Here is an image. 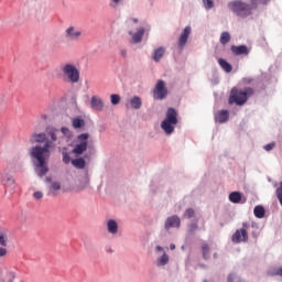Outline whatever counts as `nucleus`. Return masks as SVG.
<instances>
[{
    "instance_id": "c85d7f7f",
    "label": "nucleus",
    "mask_w": 282,
    "mask_h": 282,
    "mask_svg": "<svg viewBox=\"0 0 282 282\" xmlns=\"http://www.w3.org/2000/svg\"><path fill=\"white\" fill-rule=\"evenodd\" d=\"M73 166H75V169H84L85 167V159L79 158V159H74L72 161Z\"/></svg>"
},
{
    "instance_id": "423d86ee",
    "label": "nucleus",
    "mask_w": 282,
    "mask_h": 282,
    "mask_svg": "<svg viewBox=\"0 0 282 282\" xmlns=\"http://www.w3.org/2000/svg\"><path fill=\"white\" fill-rule=\"evenodd\" d=\"M248 228H250V224L243 223L242 228L237 229L231 237V241L234 243H246L248 241Z\"/></svg>"
},
{
    "instance_id": "c9c22d12",
    "label": "nucleus",
    "mask_w": 282,
    "mask_h": 282,
    "mask_svg": "<svg viewBox=\"0 0 282 282\" xmlns=\"http://www.w3.org/2000/svg\"><path fill=\"white\" fill-rule=\"evenodd\" d=\"M204 1V6L207 10H210V8H213L214 3L213 0H203Z\"/></svg>"
},
{
    "instance_id": "9d476101",
    "label": "nucleus",
    "mask_w": 282,
    "mask_h": 282,
    "mask_svg": "<svg viewBox=\"0 0 282 282\" xmlns=\"http://www.w3.org/2000/svg\"><path fill=\"white\" fill-rule=\"evenodd\" d=\"M83 36V31L77 26L70 25L65 30V39L67 41H78Z\"/></svg>"
},
{
    "instance_id": "9b49d317",
    "label": "nucleus",
    "mask_w": 282,
    "mask_h": 282,
    "mask_svg": "<svg viewBox=\"0 0 282 282\" xmlns=\"http://www.w3.org/2000/svg\"><path fill=\"white\" fill-rule=\"evenodd\" d=\"M180 226H182V220L177 215L167 217L164 223L165 230H171V228H180Z\"/></svg>"
},
{
    "instance_id": "4468645a",
    "label": "nucleus",
    "mask_w": 282,
    "mask_h": 282,
    "mask_svg": "<svg viewBox=\"0 0 282 282\" xmlns=\"http://www.w3.org/2000/svg\"><path fill=\"white\" fill-rule=\"evenodd\" d=\"M90 107L91 109H95V111H102V109H105V102L100 97L93 96L90 99Z\"/></svg>"
},
{
    "instance_id": "f257e3e1",
    "label": "nucleus",
    "mask_w": 282,
    "mask_h": 282,
    "mask_svg": "<svg viewBox=\"0 0 282 282\" xmlns=\"http://www.w3.org/2000/svg\"><path fill=\"white\" fill-rule=\"evenodd\" d=\"M56 144L52 141H46L44 145H35L30 150V156L35 166V173L39 177H45L50 169L47 167V162L52 156V149H55Z\"/></svg>"
},
{
    "instance_id": "3c124183",
    "label": "nucleus",
    "mask_w": 282,
    "mask_h": 282,
    "mask_svg": "<svg viewBox=\"0 0 282 282\" xmlns=\"http://www.w3.org/2000/svg\"><path fill=\"white\" fill-rule=\"evenodd\" d=\"M87 184H89V178H86V186H87Z\"/></svg>"
},
{
    "instance_id": "4be33fe9",
    "label": "nucleus",
    "mask_w": 282,
    "mask_h": 282,
    "mask_svg": "<svg viewBox=\"0 0 282 282\" xmlns=\"http://www.w3.org/2000/svg\"><path fill=\"white\" fill-rule=\"evenodd\" d=\"M108 232L110 235H117L118 234V223L113 219L108 220L107 223Z\"/></svg>"
},
{
    "instance_id": "09e8293b",
    "label": "nucleus",
    "mask_w": 282,
    "mask_h": 282,
    "mask_svg": "<svg viewBox=\"0 0 282 282\" xmlns=\"http://www.w3.org/2000/svg\"><path fill=\"white\" fill-rule=\"evenodd\" d=\"M133 23H138V18L132 19Z\"/></svg>"
},
{
    "instance_id": "cd10ccee",
    "label": "nucleus",
    "mask_w": 282,
    "mask_h": 282,
    "mask_svg": "<svg viewBox=\"0 0 282 282\" xmlns=\"http://www.w3.org/2000/svg\"><path fill=\"white\" fill-rule=\"evenodd\" d=\"M228 43H230V33L225 31L220 34V44L228 45Z\"/></svg>"
},
{
    "instance_id": "603ef678",
    "label": "nucleus",
    "mask_w": 282,
    "mask_h": 282,
    "mask_svg": "<svg viewBox=\"0 0 282 282\" xmlns=\"http://www.w3.org/2000/svg\"><path fill=\"white\" fill-rule=\"evenodd\" d=\"M214 257L217 258V253H215Z\"/></svg>"
},
{
    "instance_id": "864d4df0",
    "label": "nucleus",
    "mask_w": 282,
    "mask_h": 282,
    "mask_svg": "<svg viewBox=\"0 0 282 282\" xmlns=\"http://www.w3.org/2000/svg\"><path fill=\"white\" fill-rule=\"evenodd\" d=\"M203 282H208L207 280H204Z\"/></svg>"
},
{
    "instance_id": "e433bc0d",
    "label": "nucleus",
    "mask_w": 282,
    "mask_h": 282,
    "mask_svg": "<svg viewBox=\"0 0 282 282\" xmlns=\"http://www.w3.org/2000/svg\"><path fill=\"white\" fill-rule=\"evenodd\" d=\"M188 230L191 235H194V232L197 230V223L191 224Z\"/></svg>"
},
{
    "instance_id": "6e6552de",
    "label": "nucleus",
    "mask_w": 282,
    "mask_h": 282,
    "mask_svg": "<svg viewBox=\"0 0 282 282\" xmlns=\"http://www.w3.org/2000/svg\"><path fill=\"white\" fill-rule=\"evenodd\" d=\"M169 96V90L166 89V84L164 80H159L153 89L154 100H164Z\"/></svg>"
},
{
    "instance_id": "f03ea898",
    "label": "nucleus",
    "mask_w": 282,
    "mask_h": 282,
    "mask_svg": "<svg viewBox=\"0 0 282 282\" xmlns=\"http://www.w3.org/2000/svg\"><path fill=\"white\" fill-rule=\"evenodd\" d=\"M254 96V89L251 87H247L245 89H239L234 87L230 91L228 102L229 105H237L238 107H242L248 102V98Z\"/></svg>"
},
{
    "instance_id": "a211bd4d",
    "label": "nucleus",
    "mask_w": 282,
    "mask_h": 282,
    "mask_svg": "<svg viewBox=\"0 0 282 282\" xmlns=\"http://www.w3.org/2000/svg\"><path fill=\"white\" fill-rule=\"evenodd\" d=\"M45 182L51 184L48 195H54V196L58 195V189L61 188V183L59 182L52 183V177H46Z\"/></svg>"
},
{
    "instance_id": "b1692460",
    "label": "nucleus",
    "mask_w": 282,
    "mask_h": 282,
    "mask_svg": "<svg viewBox=\"0 0 282 282\" xmlns=\"http://www.w3.org/2000/svg\"><path fill=\"white\" fill-rule=\"evenodd\" d=\"M253 214L258 219H263L265 217V208H263L261 205H258L254 207Z\"/></svg>"
},
{
    "instance_id": "20e7f679",
    "label": "nucleus",
    "mask_w": 282,
    "mask_h": 282,
    "mask_svg": "<svg viewBox=\"0 0 282 282\" xmlns=\"http://www.w3.org/2000/svg\"><path fill=\"white\" fill-rule=\"evenodd\" d=\"M228 6L234 14H237V17H241L242 19H246V17H250V14H252V10H257L252 7V2L248 4L246 2H242L241 0L229 2Z\"/></svg>"
},
{
    "instance_id": "ddd939ff",
    "label": "nucleus",
    "mask_w": 282,
    "mask_h": 282,
    "mask_svg": "<svg viewBox=\"0 0 282 282\" xmlns=\"http://www.w3.org/2000/svg\"><path fill=\"white\" fill-rule=\"evenodd\" d=\"M231 52L234 56H248L250 54V48L247 45L231 46Z\"/></svg>"
},
{
    "instance_id": "8fccbe9b",
    "label": "nucleus",
    "mask_w": 282,
    "mask_h": 282,
    "mask_svg": "<svg viewBox=\"0 0 282 282\" xmlns=\"http://www.w3.org/2000/svg\"><path fill=\"white\" fill-rule=\"evenodd\" d=\"M112 1H113V3H116V4L120 3V0H112Z\"/></svg>"
},
{
    "instance_id": "c756f323",
    "label": "nucleus",
    "mask_w": 282,
    "mask_h": 282,
    "mask_svg": "<svg viewBox=\"0 0 282 282\" xmlns=\"http://www.w3.org/2000/svg\"><path fill=\"white\" fill-rule=\"evenodd\" d=\"M270 3V0H251V6L257 10L259 6H268Z\"/></svg>"
},
{
    "instance_id": "473e14b6",
    "label": "nucleus",
    "mask_w": 282,
    "mask_h": 282,
    "mask_svg": "<svg viewBox=\"0 0 282 282\" xmlns=\"http://www.w3.org/2000/svg\"><path fill=\"white\" fill-rule=\"evenodd\" d=\"M185 219H193L195 217V209L193 208H187L183 215Z\"/></svg>"
},
{
    "instance_id": "c03bdc74",
    "label": "nucleus",
    "mask_w": 282,
    "mask_h": 282,
    "mask_svg": "<svg viewBox=\"0 0 282 282\" xmlns=\"http://www.w3.org/2000/svg\"><path fill=\"white\" fill-rule=\"evenodd\" d=\"M121 56H123V58H127V50L126 48L121 50Z\"/></svg>"
},
{
    "instance_id": "79ce46f5",
    "label": "nucleus",
    "mask_w": 282,
    "mask_h": 282,
    "mask_svg": "<svg viewBox=\"0 0 282 282\" xmlns=\"http://www.w3.org/2000/svg\"><path fill=\"white\" fill-rule=\"evenodd\" d=\"M7 276H8V278H6V281H12V280L14 279V273L8 272V273H7Z\"/></svg>"
},
{
    "instance_id": "aec40b11",
    "label": "nucleus",
    "mask_w": 282,
    "mask_h": 282,
    "mask_svg": "<svg viewBox=\"0 0 282 282\" xmlns=\"http://www.w3.org/2000/svg\"><path fill=\"white\" fill-rule=\"evenodd\" d=\"M33 142H37L39 144H43V142H47V134L45 132L42 133H34L31 137Z\"/></svg>"
},
{
    "instance_id": "6ab92c4d",
    "label": "nucleus",
    "mask_w": 282,
    "mask_h": 282,
    "mask_svg": "<svg viewBox=\"0 0 282 282\" xmlns=\"http://www.w3.org/2000/svg\"><path fill=\"white\" fill-rule=\"evenodd\" d=\"M164 54H166V48L161 46V47L154 50L152 58H153V61H155V63H160V61H162V58H164Z\"/></svg>"
},
{
    "instance_id": "f8f14e48",
    "label": "nucleus",
    "mask_w": 282,
    "mask_h": 282,
    "mask_svg": "<svg viewBox=\"0 0 282 282\" xmlns=\"http://www.w3.org/2000/svg\"><path fill=\"white\" fill-rule=\"evenodd\" d=\"M191 32H192L191 25H187L181 33V35L178 37V48L180 50H184V47L186 46V43H188V36H191Z\"/></svg>"
},
{
    "instance_id": "f704fd0d",
    "label": "nucleus",
    "mask_w": 282,
    "mask_h": 282,
    "mask_svg": "<svg viewBox=\"0 0 282 282\" xmlns=\"http://www.w3.org/2000/svg\"><path fill=\"white\" fill-rule=\"evenodd\" d=\"M8 254V247L0 246V259L7 257Z\"/></svg>"
},
{
    "instance_id": "58836bf2",
    "label": "nucleus",
    "mask_w": 282,
    "mask_h": 282,
    "mask_svg": "<svg viewBox=\"0 0 282 282\" xmlns=\"http://www.w3.org/2000/svg\"><path fill=\"white\" fill-rule=\"evenodd\" d=\"M274 147H276V143L271 142V143L264 145V151H272V149H274Z\"/></svg>"
},
{
    "instance_id": "ea45409f",
    "label": "nucleus",
    "mask_w": 282,
    "mask_h": 282,
    "mask_svg": "<svg viewBox=\"0 0 282 282\" xmlns=\"http://www.w3.org/2000/svg\"><path fill=\"white\" fill-rule=\"evenodd\" d=\"M69 154L67 152H63V162L64 164H69Z\"/></svg>"
},
{
    "instance_id": "49530a36",
    "label": "nucleus",
    "mask_w": 282,
    "mask_h": 282,
    "mask_svg": "<svg viewBox=\"0 0 282 282\" xmlns=\"http://www.w3.org/2000/svg\"><path fill=\"white\" fill-rule=\"evenodd\" d=\"M162 250H164V248L160 247V246H156V251L158 252H162Z\"/></svg>"
},
{
    "instance_id": "2eb2a0df",
    "label": "nucleus",
    "mask_w": 282,
    "mask_h": 282,
    "mask_svg": "<svg viewBox=\"0 0 282 282\" xmlns=\"http://www.w3.org/2000/svg\"><path fill=\"white\" fill-rule=\"evenodd\" d=\"M8 243H10V230L0 228V246L8 248Z\"/></svg>"
},
{
    "instance_id": "0eeeda50",
    "label": "nucleus",
    "mask_w": 282,
    "mask_h": 282,
    "mask_svg": "<svg viewBox=\"0 0 282 282\" xmlns=\"http://www.w3.org/2000/svg\"><path fill=\"white\" fill-rule=\"evenodd\" d=\"M78 144L73 149L75 155H83L87 151V140H89V133H83L77 137Z\"/></svg>"
},
{
    "instance_id": "412c9836",
    "label": "nucleus",
    "mask_w": 282,
    "mask_h": 282,
    "mask_svg": "<svg viewBox=\"0 0 282 282\" xmlns=\"http://www.w3.org/2000/svg\"><path fill=\"white\" fill-rule=\"evenodd\" d=\"M47 135L51 138V140H48V142H58V129H55V128H51L46 131Z\"/></svg>"
},
{
    "instance_id": "39448f33",
    "label": "nucleus",
    "mask_w": 282,
    "mask_h": 282,
    "mask_svg": "<svg viewBox=\"0 0 282 282\" xmlns=\"http://www.w3.org/2000/svg\"><path fill=\"white\" fill-rule=\"evenodd\" d=\"M177 122V110H175V108H169L165 115V119L161 123V129H163L167 135H171V133L175 131V126Z\"/></svg>"
},
{
    "instance_id": "a18cd8bd",
    "label": "nucleus",
    "mask_w": 282,
    "mask_h": 282,
    "mask_svg": "<svg viewBox=\"0 0 282 282\" xmlns=\"http://www.w3.org/2000/svg\"><path fill=\"white\" fill-rule=\"evenodd\" d=\"M232 281H235V276H234L232 274H230V275L228 276V282H232Z\"/></svg>"
},
{
    "instance_id": "a878e982",
    "label": "nucleus",
    "mask_w": 282,
    "mask_h": 282,
    "mask_svg": "<svg viewBox=\"0 0 282 282\" xmlns=\"http://www.w3.org/2000/svg\"><path fill=\"white\" fill-rule=\"evenodd\" d=\"M229 202H231V204H239L241 202V193H239V192L230 193Z\"/></svg>"
},
{
    "instance_id": "5701e85b",
    "label": "nucleus",
    "mask_w": 282,
    "mask_h": 282,
    "mask_svg": "<svg viewBox=\"0 0 282 282\" xmlns=\"http://www.w3.org/2000/svg\"><path fill=\"white\" fill-rule=\"evenodd\" d=\"M218 65H220L221 69H224V72H226L227 74H230V72H232V65H230V63H228L224 58L218 59Z\"/></svg>"
},
{
    "instance_id": "f3484780",
    "label": "nucleus",
    "mask_w": 282,
    "mask_h": 282,
    "mask_svg": "<svg viewBox=\"0 0 282 282\" xmlns=\"http://www.w3.org/2000/svg\"><path fill=\"white\" fill-rule=\"evenodd\" d=\"M228 118H230L228 110H219L215 115V120L216 122H219V124H224V122H228Z\"/></svg>"
},
{
    "instance_id": "1a4fd4ad",
    "label": "nucleus",
    "mask_w": 282,
    "mask_h": 282,
    "mask_svg": "<svg viewBox=\"0 0 282 282\" xmlns=\"http://www.w3.org/2000/svg\"><path fill=\"white\" fill-rule=\"evenodd\" d=\"M0 184L9 188H14L17 181L14 176H12V173H10V170L4 169L0 172Z\"/></svg>"
},
{
    "instance_id": "bb28decb",
    "label": "nucleus",
    "mask_w": 282,
    "mask_h": 282,
    "mask_svg": "<svg viewBox=\"0 0 282 282\" xmlns=\"http://www.w3.org/2000/svg\"><path fill=\"white\" fill-rule=\"evenodd\" d=\"M169 263V254L163 253L162 257L158 258L156 265L159 268H162L163 265H166Z\"/></svg>"
},
{
    "instance_id": "72a5a7b5",
    "label": "nucleus",
    "mask_w": 282,
    "mask_h": 282,
    "mask_svg": "<svg viewBox=\"0 0 282 282\" xmlns=\"http://www.w3.org/2000/svg\"><path fill=\"white\" fill-rule=\"evenodd\" d=\"M111 105H120V95H111L110 96Z\"/></svg>"
},
{
    "instance_id": "7c9ffc66",
    "label": "nucleus",
    "mask_w": 282,
    "mask_h": 282,
    "mask_svg": "<svg viewBox=\"0 0 282 282\" xmlns=\"http://www.w3.org/2000/svg\"><path fill=\"white\" fill-rule=\"evenodd\" d=\"M73 127L74 129H83L85 127V120L80 118L73 119Z\"/></svg>"
},
{
    "instance_id": "37998d69",
    "label": "nucleus",
    "mask_w": 282,
    "mask_h": 282,
    "mask_svg": "<svg viewBox=\"0 0 282 282\" xmlns=\"http://www.w3.org/2000/svg\"><path fill=\"white\" fill-rule=\"evenodd\" d=\"M61 131H62L63 135H69V128L63 127V128L61 129Z\"/></svg>"
},
{
    "instance_id": "4c0bfd02",
    "label": "nucleus",
    "mask_w": 282,
    "mask_h": 282,
    "mask_svg": "<svg viewBox=\"0 0 282 282\" xmlns=\"http://www.w3.org/2000/svg\"><path fill=\"white\" fill-rule=\"evenodd\" d=\"M271 276H282V267L270 273Z\"/></svg>"
},
{
    "instance_id": "de8ad7c7",
    "label": "nucleus",
    "mask_w": 282,
    "mask_h": 282,
    "mask_svg": "<svg viewBox=\"0 0 282 282\" xmlns=\"http://www.w3.org/2000/svg\"><path fill=\"white\" fill-rule=\"evenodd\" d=\"M170 250H175V245L174 243L170 245Z\"/></svg>"
},
{
    "instance_id": "a19ab883",
    "label": "nucleus",
    "mask_w": 282,
    "mask_h": 282,
    "mask_svg": "<svg viewBox=\"0 0 282 282\" xmlns=\"http://www.w3.org/2000/svg\"><path fill=\"white\" fill-rule=\"evenodd\" d=\"M33 197L34 199H43V192H34Z\"/></svg>"
},
{
    "instance_id": "393cba45",
    "label": "nucleus",
    "mask_w": 282,
    "mask_h": 282,
    "mask_svg": "<svg viewBox=\"0 0 282 282\" xmlns=\"http://www.w3.org/2000/svg\"><path fill=\"white\" fill-rule=\"evenodd\" d=\"M130 105L132 109H140V107H142V99L138 96H134L130 99Z\"/></svg>"
},
{
    "instance_id": "2f4dec72",
    "label": "nucleus",
    "mask_w": 282,
    "mask_h": 282,
    "mask_svg": "<svg viewBox=\"0 0 282 282\" xmlns=\"http://www.w3.org/2000/svg\"><path fill=\"white\" fill-rule=\"evenodd\" d=\"M202 252L204 259H210V247L208 246V243H204L202 246Z\"/></svg>"
},
{
    "instance_id": "7ed1b4c3",
    "label": "nucleus",
    "mask_w": 282,
    "mask_h": 282,
    "mask_svg": "<svg viewBox=\"0 0 282 282\" xmlns=\"http://www.w3.org/2000/svg\"><path fill=\"white\" fill-rule=\"evenodd\" d=\"M61 73L64 80L70 83L72 85L80 83V70L75 64L65 63L61 65Z\"/></svg>"
},
{
    "instance_id": "dca6fc26",
    "label": "nucleus",
    "mask_w": 282,
    "mask_h": 282,
    "mask_svg": "<svg viewBox=\"0 0 282 282\" xmlns=\"http://www.w3.org/2000/svg\"><path fill=\"white\" fill-rule=\"evenodd\" d=\"M144 28L140 26L135 33L129 31L130 36H132V43H142V36H144Z\"/></svg>"
}]
</instances>
